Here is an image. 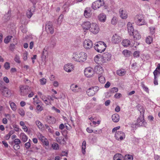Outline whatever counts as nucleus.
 Masks as SVG:
<instances>
[{
    "label": "nucleus",
    "mask_w": 160,
    "mask_h": 160,
    "mask_svg": "<svg viewBox=\"0 0 160 160\" xmlns=\"http://www.w3.org/2000/svg\"><path fill=\"white\" fill-rule=\"evenodd\" d=\"M72 58L75 61L83 62L87 58V54L83 52L78 53L77 52L74 53L72 55Z\"/></svg>",
    "instance_id": "nucleus-1"
},
{
    "label": "nucleus",
    "mask_w": 160,
    "mask_h": 160,
    "mask_svg": "<svg viewBox=\"0 0 160 160\" xmlns=\"http://www.w3.org/2000/svg\"><path fill=\"white\" fill-rule=\"evenodd\" d=\"M139 111L141 113V115L137 119L136 124L139 126H145L146 123L144 118V110L143 108H141Z\"/></svg>",
    "instance_id": "nucleus-2"
},
{
    "label": "nucleus",
    "mask_w": 160,
    "mask_h": 160,
    "mask_svg": "<svg viewBox=\"0 0 160 160\" xmlns=\"http://www.w3.org/2000/svg\"><path fill=\"white\" fill-rule=\"evenodd\" d=\"M106 45L103 42L99 41L95 44V49L98 52L101 53L104 52L106 49Z\"/></svg>",
    "instance_id": "nucleus-3"
},
{
    "label": "nucleus",
    "mask_w": 160,
    "mask_h": 160,
    "mask_svg": "<svg viewBox=\"0 0 160 160\" xmlns=\"http://www.w3.org/2000/svg\"><path fill=\"white\" fill-rule=\"evenodd\" d=\"M135 22L139 26H142L146 24V22L144 19V17L142 14L136 15L135 18Z\"/></svg>",
    "instance_id": "nucleus-4"
},
{
    "label": "nucleus",
    "mask_w": 160,
    "mask_h": 160,
    "mask_svg": "<svg viewBox=\"0 0 160 160\" xmlns=\"http://www.w3.org/2000/svg\"><path fill=\"white\" fill-rule=\"evenodd\" d=\"M20 94L23 96L27 95L31 92L30 88L26 85H21L20 87Z\"/></svg>",
    "instance_id": "nucleus-5"
},
{
    "label": "nucleus",
    "mask_w": 160,
    "mask_h": 160,
    "mask_svg": "<svg viewBox=\"0 0 160 160\" xmlns=\"http://www.w3.org/2000/svg\"><path fill=\"white\" fill-rule=\"evenodd\" d=\"M104 2L103 0H98L93 2L92 5V8L94 10H96L101 7L104 5Z\"/></svg>",
    "instance_id": "nucleus-6"
},
{
    "label": "nucleus",
    "mask_w": 160,
    "mask_h": 160,
    "mask_svg": "<svg viewBox=\"0 0 160 160\" xmlns=\"http://www.w3.org/2000/svg\"><path fill=\"white\" fill-rule=\"evenodd\" d=\"M45 30L48 33L52 34L54 32V27L52 22L47 21L45 25Z\"/></svg>",
    "instance_id": "nucleus-7"
},
{
    "label": "nucleus",
    "mask_w": 160,
    "mask_h": 160,
    "mask_svg": "<svg viewBox=\"0 0 160 160\" xmlns=\"http://www.w3.org/2000/svg\"><path fill=\"white\" fill-rule=\"evenodd\" d=\"M84 73L85 75L87 77L90 78L94 75V72L93 69L89 67L85 69Z\"/></svg>",
    "instance_id": "nucleus-8"
},
{
    "label": "nucleus",
    "mask_w": 160,
    "mask_h": 160,
    "mask_svg": "<svg viewBox=\"0 0 160 160\" xmlns=\"http://www.w3.org/2000/svg\"><path fill=\"white\" fill-rule=\"evenodd\" d=\"M0 89L3 96L5 97H9L11 95L12 93L11 90L5 87H2Z\"/></svg>",
    "instance_id": "nucleus-9"
},
{
    "label": "nucleus",
    "mask_w": 160,
    "mask_h": 160,
    "mask_svg": "<svg viewBox=\"0 0 160 160\" xmlns=\"http://www.w3.org/2000/svg\"><path fill=\"white\" fill-rule=\"evenodd\" d=\"M111 55L110 53L106 52L102 54L101 58V61L103 63L106 62L111 60Z\"/></svg>",
    "instance_id": "nucleus-10"
},
{
    "label": "nucleus",
    "mask_w": 160,
    "mask_h": 160,
    "mask_svg": "<svg viewBox=\"0 0 160 160\" xmlns=\"http://www.w3.org/2000/svg\"><path fill=\"white\" fill-rule=\"evenodd\" d=\"M83 46L85 49H89L92 47V42L89 39L85 40L83 42Z\"/></svg>",
    "instance_id": "nucleus-11"
},
{
    "label": "nucleus",
    "mask_w": 160,
    "mask_h": 160,
    "mask_svg": "<svg viewBox=\"0 0 160 160\" xmlns=\"http://www.w3.org/2000/svg\"><path fill=\"white\" fill-rule=\"evenodd\" d=\"M125 133L122 131L117 132L115 135V139L118 140H122L125 138Z\"/></svg>",
    "instance_id": "nucleus-12"
},
{
    "label": "nucleus",
    "mask_w": 160,
    "mask_h": 160,
    "mask_svg": "<svg viewBox=\"0 0 160 160\" xmlns=\"http://www.w3.org/2000/svg\"><path fill=\"white\" fill-rule=\"evenodd\" d=\"M99 30V27L96 23H93L91 25L89 30L93 34L97 33Z\"/></svg>",
    "instance_id": "nucleus-13"
},
{
    "label": "nucleus",
    "mask_w": 160,
    "mask_h": 160,
    "mask_svg": "<svg viewBox=\"0 0 160 160\" xmlns=\"http://www.w3.org/2000/svg\"><path fill=\"white\" fill-rule=\"evenodd\" d=\"M74 66L72 63H68L64 67V69L66 72H70L74 70Z\"/></svg>",
    "instance_id": "nucleus-14"
},
{
    "label": "nucleus",
    "mask_w": 160,
    "mask_h": 160,
    "mask_svg": "<svg viewBox=\"0 0 160 160\" xmlns=\"http://www.w3.org/2000/svg\"><path fill=\"white\" fill-rule=\"evenodd\" d=\"M70 88L74 92H78L81 91V88L77 85L72 84L70 87Z\"/></svg>",
    "instance_id": "nucleus-15"
},
{
    "label": "nucleus",
    "mask_w": 160,
    "mask_h": 160,
    "mask_svg": "<svg viewBox=\"0 0 160 160\" xmlns=\"http://www.w3.org/2000/svg\"><path fill=\"white\" fill-rule=\"evenodd\" d=\"M121 40V37L117 34H115L112 37V41L113 43L117 44Z\"/></svg>",
    "instance_id": "nucleus-16"
},
{
    "label": "nucleus",
    "mask_w": 160,
    "mask_h": 160,
    "mask_svg": "<svg viewBox=\"0 0 160 160\" xmlns=\"http://www.w3.org/2000/svg\"><path fill=\"white\" fill-rule=\"evenodd\" d=\"M119 12L120 17L123 19H126L128 17V13L127 11L122 8L119 9Z\"/></svg>",
    "instance_id": "nucleus-17"
},
{
    "label": "nucleus",
    "mask_w": 160,
    "mask_h": 160,
    "mask_svg": "<svg viewBox=\"0 0 160 160\" xmlns=\"http://www.w3.org/2000/svg\"><path fill=\"white\" fill-rule=\"evenodd\" d=\"M91 25L90 22L86 21L82 24V26L83 29L87 30L90 29Z\"/></svg>",
    "instance_id": "nucleus-18"
},
{
    "label": "nucleus",
    "mask_w": 160,
    "mask_h": 160,
    "mask_svg": "<svg viewBox=\"0 0 160 160\" xmlns=\"http://www.w3.org/2000/svg\"><path fill=\"white\" fill-rule=\"evenodd\" d=\"M91 10L90 8H86L84 11V15L87 18L90 17L92 15Z\"/></svg>",
    "instance_id": "nucleus-19"
},
{
    "label": "nucleus",
    "mask_w": 160,
    "mask_h": 160,
    "mask_svg": "<svg viewBox=\"0 0 160 160\" xmlns=\"http://www.w3.org/2000/svg\"><path fill=\"white\" fill-rule=\"evenodd\" d=\"M127 26L128 32L129 35H131L132 32L135 31L134 30L133 27L132 25V24L130 22H128V23Z\"/></svg>",
    "instance_id": "nucleus-20"
},
{
    "label": "nucleus",
    "mask_w": 160,
    "mask_h": 160,
    "mask_svg": "<svg viewBox=\"0 0 160 160\" xmlns=\"http://www.w3.org/2000/svg\"><path fill=\"white\" fill-rule=\"evenodd\" d=\"M131 35H132L135 40H139L141 38V36L137 30H135L132 33Z\"/></svg>",
    "instance_id": "nucleus-21"
},
{
    "label": "nucleus",
    "mask_w": 160,
    "mask_h": 160,
    "mask_svg": "<svg viewBox=\"0 0 160 160\" xmlns=\"http://www.w3.org/2000/svg\"><path fill=\"white\" fill-rule=\"evenodd\" d=\"M123 157V156L121 154L117 153L114 156L113 160H124L123 159H122Z\"/></svg>",
    "instance_id": "nucleus-22"
},
{
    "label": "nucleus",
    "mask_w": 160,
    "mask_h": 160,
    "mask_svg": "<svg viewBox=\"0 0 160 160\" xmlns=\"http://www.w3.org/2000/svg\"><path fill=\"white\" fill-rule=\"evenodd\" d=\"M56 42L57 39L54 37H52L50 42V47L54 48L56 45Z\"/></svg>",
    "instance_id": "nucleus-23"
},
{
    "label": "nucleus",
    "mask_w": 160,
    "mask_h": 160,
    "mask_svg": "<svg viewBox=\"0 0 160 160\" xmlns=\"http://www.w3.org/2000/svg\"><path fill=\"white\" fill-rule=\"evenodd\" d=\"M99 20L102 22H104L106 20V15L103 13H101L98 17Z\"/></svg>",
    "instance_id": "nucleus-24"
},
{
    "label": "nucleus",
    "mask_w": 160,
    "mask_h": 160,
    "mask_svg": "<svg viewBox=\"0 0 160 160\" xmlns=\"http://www.w3.org/2000/svg\"><path fill=\"white\" fill-rule=\"evenodd\" d=\"M112 121L115 122H118L119 120V116L118 114H115L112 115Z\"/></svg>",
    "instance_id": "nucleus-25"
},
{
    "label": "nucleus",
    "mask_w": 160,
    "mask_h": 160,
    "mask_svg": "<svg viewBox=\"0 0 160 160\" xmlns=\"http://www.w3.org/2000/svg\"><path fill=\"white\" fill-rule=\"evenodd\" d=\"M22 141L24 142H26L28 139V137L26 136L24 133H21L20 134Z\"/></svg>",
    "instance_id": "nucleus-26"
},
{
    "label": "nucleus",
    "mask_w": 160,
    "mask_h": 160,
    "mask_svg": "<svg viewBox=\"0 0 160 160\" xmlns=\"http://www.w3.org/2000/svg\"><path fill=\"white\" fill-rule=\"evenodd\" d=\"M130 44V41L128 39L124 40L122 42V44L124 47L128 46Z\"/></svg>",
    "instance_id": "nucleus-27"
},
{
    "label": "nucleus",
    "mask_w": 160,
    "mask_h": 160,
    "mask_svg": "<svg viewBox=\"0 0 160 160\" xmlns=\"http://www.w3.org/2000/svg\"><path fill=\"white\" fill-rule=\"evenodd\" d=\"M87 93L88 95L89 96H91L94 95L95 93L93 92V90L91 88H89L87 91Z\"/></svg>",
    "instance_id": "nucleus-28"
},
{
    "label": "nucleus",
    "mask_w": 160,
    "mask_h": 160,
    "mask_svg": "<svg viewBox=\"0 0 160 160\" xmlns=\"http://www.w3.org/2000/svg\"><path fill=\"white\" fill-rule=\"evenodd\" d=\"M20 125L22 127V129L24 130V131L27 132L28 131V128L27 126L25 125L24 122L22 121H20Z\"/></svg>",
    "instance_id": "nucleus-29"
},
{
    "label": "nucleus",
    "mask_w": 160,
    "mask_h": 160,
    "mask_svg": "<svg viewBox=\"0 0 160 160\" xmlns=\"http://www.w3.org/2000/svg\"><path fill=\"white\" fill-rule=\"evenodd\" d=\"M4 17L6 21L9 20L11 18V11H9L7 13L5 14Z\"/></svg>",
    "instance_id": "nucleus-30"
},
{
    "label": "nucleus",
    "mask_w": 160,
    "mask_h": 160,
    "mask_svg": "<svg viewBox=\"0 0 160 160\" xmlns=\"http://www.w3.org/2000/svg\"><path fill=\"white\" fill-rule=\"evenodd\" d=\"M33 11H32L31 9H29L27 11L26 15L28 18H30L31 17L33 14Z\"/></svg>",
    "instance_id": "nucleus-31"
},
{
    "label": "nucleus",
    "mask_w": 160,
    "mask_h": 160,
    "mask_svg": "<svg viewBox=\"0 0 160 160\" xmlns=\"http://www.w3.org/2000/svg\"><path fill=\"white\" fill-rule=\"evenodd\" d=\"M9 103L11 108L14 111H16L17 109V105L15 103L13 102H11L10 103V102Z\"/></svg>",
    "instance_id": "nucleus-32"
},
{
    "label": "nucleus",
    "mask_w": 160,
    "mask_h": 160,
    "mask_svg": "<svg viewBox=\"0 0 160 160\" xmlns=\"http://www.w3.org/2000/svg\"><path fill=\"white\" fill-rule=\"evenodd\" d=\"M48 122L49 123H54L56 122V119L53 117L49 116L48 120Z\"/></svg>",
    "instance_id": "nucleus-33"
},
{
    "label": "nucleus",
    "mask_w": 160,
    "mask_h": 160,
    "mask_svg": "<svg viewBox=\"0 0 160 160\" xmlns=\"http://www.w3.org/2000/svg\"><path fill=\"white\" fill-rule=\"evenodd\" d=\"M86 147V142L85 141L83 142L82 145V152L83 154H84L85 153V150Z\"/></svg>",
    "instance_id": "nucleus-34"
},
{
    "label": "nucleus",
    "mask_w": 160,
    "mask_h": 160,
    "mask_svg": "<svg viewBox=\"0 0 160 160\" xmlns=\"http://www.w3.org/2000/svg\"><path fill=\"white\" fill-rule=\"evenodd\" d=\"M35 123L39 129H42L43 127V125L39 121H36Z\"/></svg>",
    "instance_id": "nucleus-35"
},
{
    "label": "nucleus",
    "mask_w": 160,
    "mask_h": 160,
    "mask_svg": "<svg viewBox=\"0 0 160 160\" xmlns=\"http://www.w3.org/2000/svg\"><path fill=\"white\" fill-rule=\"evenodd\" d=\"M102 70V68L101 67V66L97 65L95 67L94 71V72H95L96 73H97L98 74H99V73L98 72V71L99 70V71H101Z\"/></svg>",
    "instance_id": "nucleus-36"
},
{
    "label": "nucleus",
    "mask_w": 160,
    "mask_h": 160,
    "mask_svg": "<svg viewBox=\"0 0 160 160\" xmlns=\"http://www.w3.org/2000/svg\"><path fill=\"white\" fill-rule=\"evenodd\" d=\"M12 37V36H8L4 39V43L7 44L10 41Z\"/></svg>",
    "instance_id": "nucleus-37"
},
{
    "label": "nucleus",
    "mask_w": 160,
    "mask_h": 160,
    "mask_svg": "<svg viewBox=\"0 0 160 160\" xmlns=\"http://www.w3.org/2000/svg\"><path fill=\"white\" fill-rule=\"evenodd\" d=\"M123 159L124 160H133V157L131 155H126L124 156Z\"/></svg>",
    "instance_id": "nucleus-38"
},
{
    "label": "nucleus",
    "mask_w": 160,
    "mask_h": 160,
    "mask_svg": "<svg viewBox=\"0 0 160 160\" xmlns=\"http://www.w3.org/2000/svg\"><path fill=\"white\" fill-rule=\"evenodd\" d=\"M152 41V36H148V37L146 39V42L148 44H150L151 43Z\"/></svg>",
    "instance_id": "nucleus-39"
},
{
    "label": "nucleus",
    "mask_w": 160,
    "mask_h": 160,
    "mask_svg": "<svg viewBox=\"0 0 160 160\" xmlns=\"http://www.w3.org/2000/svg\"><path fill=\"white\" fill-rule=\"evenodd\" d=\"M117 73L120 76H122L125 74V72L124 70H119L117 71Z\"/></svg>",
    "instance_id": "nucleus-40"
},
{
    "label": "nucleus",
    "mask_w": 160,
    "mask_h": 160,
    "mask_svg": "<svg viewBox=\"0 0 160 160\" xmlns=\"http://www.w3.org/2000/svg\"><path fill=\"white\" fill-rule=\"evenodd\" d=\"M130 52L127 50H124L122 52L123 54L126 57H129L130 56Z\"/></svg>",
    "instance_id": "nucleus-41"
},
{
    "label": "nucleus",
    "mask_w": 160,
    "mask_h": 160,
    "mask_svg": "<svg viewBox=\"0 0 160 160\" xmlns=\"http://www.w3.org/2000/svg\"><path fill=\"white\" fill-rule=\"evenodd\" d=\"M153 73L154 75V78H157L158 76L160 75V70H155L153 72Z\"/></svg>",
    "instance_id": "nucleus-42"
},
{
    "label": "nucleus",
    "mask_w": 160,
    "mask_h": 160,
    "mask_svg": "<svg viewBox=\"0 0 160 160\" xmlns=\"http://www.w3.org/2000/svg\"><path fill=\"white\" fill-rule=\"evenodd\" d=\"M18 112L22 116H24L25 115V112L22 108H19L18 110Z\"/></svg>",
    "instance_id": "nucleus-43"
},
{
    "label": "nucleus",
    "mask_w": 160,
    "mask_h": 160,
    "mask_svg": "<svg viewBox=\"0 0 160 160\" xmlns=\"http://www.w3.org/2000/svg\"><path fill=\"white\" fill-rule=\"evenodd\" d=\"M14 132L13 130L10 131L8 133L6 136L5 138V139L6 140H8L10 138V136L12 135Z\"/></svg>",
    "instance_id": "nucleus-44"
},
{
    "label": "nucleus",
    "mask_w": 160,
    "mask_h": 160,
    "mask_svg": "<svg viewBox=\"0 0 160 160\" xmlns=\"http://www.w3.org/2000/svg\"><path fill=\"white\" fill-rule=\"evenodd\" d=\"M20 59V56L19 55L17 54L15 55L14 60L16 62L20 63L21 62Z\"/></svg>",
    "instance_id": "nucleus-45"
},
{
    "label": "nucleus",
    "mask_w": 160,
    "mask_h": 160,
    "mask_svg": "<svg viewBox=\"0 0 160 160\" xmlns=\"http://www.w3.org/2000/svg\"><path fill=\"white\" fill-rule=\"evenodd\" d=\"M52 147L53 149L57 150L59 149V146L56 143H54L52 145Z\"/></svg>",
    "instance_id": "nucleus-46"
},
{
    "label": "nucleus",
    "mask_w": 160,
    "mask_h": 160,
    "mask_svg": "<svg viewBox=\"0 0 160 160\" xmlns=\"http://www.w3.org/2000/svg\"><path fill=\"white\" fill-rule=\"evenodd\" d=\"M98 80L99 82L102 83H104L105 82V78L102 76L98 77Z\"/></svg>",
    "instance_id": "nucleus-47"
},
{
    "label": "nucleus",
    "mask_w": 160,
    "mask_h": 160,
    "mask_svg": "<svg viewBox=\"0 0 160 160\" xmlns=\"http://www.w3.org/2000/svg\"><path fill=\"white\" fill-rule=\"evenodd\" d=\"M45 127L46 128L48 129V132L52 133L53 132V130L52 128H50L49 126L47 124L45 125Z\"/></svg>",
    "instance_id": "nucleus-48"
},
{
    "label": "nucleus",
    "mask_w": 160,
    "mask_h": 160,
    "mask_svg": "<svg viewBox=\"0 0 160 160\" xmlns=\"http://www.w3.org/2000/svg\"><path fill=\"white\" fill-rule=\"evenodd\" d=\"M28 52L27 51H26L25 52H24L23 53V59L24 61H25L27 60L28 58H27V56L28 55Z\"/></svg>",
    "instance_id": "nucleus-49"
},
{
    "label": "nucleus",
    "mask_w": 160,
    "mask_h": 160,
    "mask_svg": "<svg viewBox=\"0 0 160 160\" xmlns=\"http://www.w3.org/2000/svg\"><path fill=\"white\" fill-rule=\"evenodd\" d=\"M118 91V88L116 87H114L111 89L110 92L111 93H114L117 92Z\"/></svg>",
    "instance_id": "nucleus-50"
},
{
    "label": "nucleus",
    "mask_w": 160,
    "mask_h": 160,
    "mask_svg": "<svg viewBox=\"0 0 160 160\" xmlns=\"http://www.w3.org/2000/svg\"><path fill=\"white\" fill-rule=\"evenodd\" d=\"M4 67L5 69L7 70L9 69L10 68V64L8 62H6L5 63Z\"/></svg>",
    "instance_id": "nucleus-51"
},
{
    "label": "nucleus",
    "mask_w": 160,
    "mask_h": 160,
    "mask_svg": "<svg viewBox=\"0 0 160 160\" xmlns=\"http://www.w3.org/2000/svg\"><path fill=\"white\" fill-rule=\"evenodd\" d=\"M40 82L41 85H43L46 83V79L44 78H43L40 80Z\"/></svg>",
    "instance_id": "nucleus-52"
},
{
    "label": "nucleus",
    "mask_w": 160,
    "mask_h": 160,
    "mask_svg": "<svg viewBox=\"0 0 160 160\" xmlns=\"http://www.w3.org/2000/svg\"><path fill=\"white\" fill-rule=\"evenodd\" d=\"M140 52L138 51H136L133 53V56L134 57L138 58L140 56Z\"/></svg>",
    "instance_id": "nucleus-53"
},
{
    "label": "nucleus",
    "mask_w": 160,
    "mask_h": 160,
    "mask_svg": "<svg viewBox=\"0 0 160 160\" xmlns=\"http://www.w3.org/2000/svg\"><path fill=\"white\" fill-rule=\"evenodd\" d=\"M91 88L92 89V90H93V92H94L95 94L97 92L99 89V87L97 86H95L94 87H92Z\"/></svg>",
    "instance_id": "nucleus-54"
},
{
    "label": "nucleus",
    "mask_w": 160,
    "mask_h": 160,
    "mask_svg": "<svg viewBox=\"0 0 160 160\" xmlns=\"http://www.w3.org/2000/svg\"><path fill=\"white\" fill-rule=\"evenodd\" d=\"M14 142L15 144L19 145L21 142V141L19 139L17 138L14 140Z\"/></svg>",
    "instance_id": "nucleus-55"
},
{
    "label": "nucleus",
    "mask_w": 160,
    "mask_h": 160,
    "mask_svg": "<svg viewBox=\"0 0 160 160\" xmlns=\"http://www.w3.org/2000/svg\"><path fill=\"white\" fill-rule=\"evenodd\" d=\"M111 23L113 25H115L116 24L117 22V20H116V18L114 17H113L111 21Z\"/></svg>",
    "instance_id": "nucleus-56"
},
{
    "label": "nucleus",
    "mask_w": 160,
    "mask_h": 160,
    "mask_svg": "<svg viewBox=\"0 0 160 160\" xmlns=\"http://www.w3.org/2000/svg\"><path fill=\"white\" fill-rule=\"evenodd\" d=\"M25 147L27 149H29L31 146V144L30 142H28L24 144Z\"/></svg>",
    "instance_id": "nucleus-57"
},
{
    "label": "nucleus",
    "mask_w": 160,
    "mask_h": 160,
    "mask_svg": "<svg viewBox=\"0 0 160 160\" xmlns=\"http://www.w3.org/2000/svg\"><path fill=\"white\" fill-rule=\"evenodd\" d=\"M150 32L151 34H153L155 32V28L154 27H150Z\"/></svg>",
    "instance_id": "nucleus-58"
},
{
    "label": "nucleus",
    "mask_w": 160,
    "mask_h": 160,
    "mask_svg": "<svg viewBox=\"0 0 160 160\" xmlns=\"http://www.w3.org/2000/svg\"><path fill=\"white\" fill-rule=\"evenodd\" d=\"M13 148L15 150H17L20 148V146L19 145L15 144L13 146Z\"/></svg>",
    "instance_id": "nucleus-59"
},
{
    "label": "nucleus",
    "mask_w": 160,
    "mask_h": 160,
    "mask_svg": "<svg viewBox=\"0 0 160 160\" xmlns=\"http://www.w3.org/2000/svg\"><path fill=\"white\" fill-rule=\"evenodd\" d=\"M37 109L38 111H41L42 110V107L39 105H38L37 106Z\"/></svg>",
    "instance_id": "nucleus-60"
},
{
    "label": "nucleus",
    "mask_w": 160,
    "mask_h": 160,
    "mask_svg": "<svg viewBox=\"0 0 160 160\" xmlns=\"http://www.w3.org/2000/svg\"><path fill=\"white\" fill-rule=\"evenodd\" d=\"M3 81L7 83H8L9 82L8 78L6 77H4L3 78Z\"/></svg>",
    "instance_id": "nucleus-61"
},
{
    "label": "nucleus",
    "mask_w": 160,
    "mask_h": 160,
    "mask_svg": "<svg viewBox=\"0 0 160 160\" xmlns=\"http://www.w3.org/2000/svg\"><path fill=\"white\" fill-rule=\"evenodd\" d=\"M62 139V137H57L56 138L57 141L60 143H61V142H62V141H61Z\"/></svg>",
    "instance_id": "nucleus-62"
},
{
    "label": "nucleus",
    "mask_w": 160,
    "mask_h": 160,
    "mask_svg": "<svg viewBox=\"0 0 160 160\" xmlns=\"http://www.w3.org/2000/svg\"><path fill=\"white\" fill-rule=\"evenodd\" d=\"M120 128V126H118V127L114 128L112 130V132H114L117 131V130L119 129Z\"/></svg>",
    "instance_id": "nucleus-63"
},
{
    "label": "nucleus",
    "mask_w": 160,
    "mask_h": 160,
    "mask_svg": "<svg viewBox=\"0 0 160 160\" xmlns=\"http://www.w3.org/2000/svg\"><path fill=\"white\" fill-rule=\"evenodd\" d=\"M53 84L55 87H57L58 86L59 83L57 81H55L53 82Z\"/></svg>",
    "instance_id": "nucleus-64"
}]
</instances>
